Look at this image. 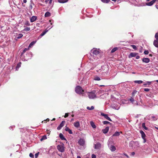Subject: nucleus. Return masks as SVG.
<instances>
[{"label":"nucleus","instance_id":"obj_1","mask_svg":"<svg viewBox=\"0 0 158 158\" xmlns=\"http://www.w3.org/2000/svg\"><path fill=\"white\" fill-rule=\"evenodd\" d=\"M75 91L77 94L80 95H83L84 92V90L79 85L77 86L76 87Z\"/></svg>","mask_w":158,"mask_h":158},{"label":"nucleus","instance_id":"obj_2","mask_svg":"<svg viewBox=\"0 0 158 158\" xmlns=\"http://www.w3.org/2000/svg\"><path fill=\"white\" fill-rule=\"evenodd\" d=\"M88 96L90 99H94L96 98V96L93 92L88 93Z\"/></svg>","mask_w":158,"mask_h":158},{"label":"nucleus","instance_id":"obj_3","mask_svg":"<svg viewBox=\"0 0 158 158\" xmlns=\"http://www.w3.org/2000/svg\"><path fill=\"white\" fill-rule=\"evenodd\" d=\"M91 52L95 55H97L100 53L99 51L95 48H94L91 50Z\"/></svg>","mask_w":158,"mask_h":158},{"label":"nucleus","instance_id":"obj_4","mask_svg":"<svg viewBox=\"0 0 158 158\" xmlns=\"http://www.w3.org/2000/svg\"><path fill=\"white\" fill-rule=\"evenodd\" d=\"M57 149L61 152H63L64 151V148L63 146L58 145L57 147Z\"/></svg>","mask_w":158,"mask_h":158},{"label":"nucleus","instance_id":"obj_5","mask_svg":"<svg viewBox=\"0 0 158 158\" xmlns=\"http://www.w3.org/2000/svg\"><path fill=\"white\" fill-rule=\"evenodd\" d=\"M101 148V144L99 142H98L96 144H94V148L96 149H100Z\"/></svg>","mask_w":158,"mask_h":158},{"label":"nucleus","instance_id":"obj_6","mask_svg":"<svg viewBox=\"0 0 158 158\" xmlns=\"http://www.w3.org/2000/svg\"><path fill=\"white\" fill-rule=\"evenodd\" d=\"M78 143L80 145L84 146L85 144V140L82 139H80L78 141Z\"/></svg>","mask_w":158,"mask_h":158},{"label":"nucleus","instance_id":"obj_7","mask_svg":"<svg viewBox=\"0 0 158 158\" xmlns=\"http://www.w3.org/2000/svg\"><path fill=\"white\" fill-rule=\"evenodd\" d=\"M101 115L104 116L106 119L109 120V121H112L111 119L108 116L107 114H104L102 113H101Z\"/></svg>","mask_w":158,"mask_h":158},{"label":"nucleus","instance_id":"obj_8","mask_svg":"<svg viewBox=\"0 0 158 158\" xmlns=\"http://www.w3.org/2000/svg\"><path fill=\"white\" fill-rule=\"evenodd\" d=\"M156 2H158V0H152L151 2L146 3V5L148 6H151Z\"/></svg>","mask_w":158,"mask_h":158},{"label":"nucleus","instance_id":"obj_9","mask_svg":"<svg viewBox=\"0 0 158 158\" xmlns=\"http://www.w3.org/2000/svg\"><path fill=\"white\" fill-rule=\"evenodd\" d=\"M65 123V121H62L60 123V125L59 126L57 127V129L59 130H60L61 129V128L64 126V124Z\"/></svg>","mask_w":158,"mask_h":158},{"label":"nucleus","instance_id":"obj_10","mask_svg":"<svg viewBox=\"0 0 158 158\" xmlns=\"http://www.w3.org/2000/svg\"><path fill=\"white\" fill-rule=\"evenodd\" d=\"M142 61L143 62L148 63L149 62L150 59L148 58H145L142 59Z\"/></svg>","mask_w":158,"mask_h":158},{"label":"nucleus","instance_id":"obj_11","mask_svg":"<svg viewBox=\"0 0 158 158\" xmlns=\"http://www.w3.org/2000/svg\"><path fill=\"white\" fill-rule=\"evenodd\" d=\"M109 130V127H107L104 129L102 130V131L104 134H106L107 133Z\"/></svg>","mask_w":158,"mask_h":158},{"label":"nucleus","instance_id":"obj_12","mask_svg":"<svg viewBox=\"0 0 158 158\" xmlns=\"http://www.w3.org/2000/svg\"><path fill=\"white\" fill-rule=\"evenodd\" d=\"M37 19V17L36 16H33L30 19V21L31 22H33L35 21Z\"/></svg>","mask_w":158,"mask_h":158},{"label":"nucleus","instance_id":"obj_13","mask_svg":"<svg viewBox=\"0 0 158 158\" xmlns=\"http://www.w3.org/2000/svg\"><path fill=\"white\" fill-rule=\"evenodd\" d=\"M140 133L141 135V137L143 139H144V138H145L146 135L143 131H140Z\"/></svg>","mask_w":158,"mask_h":158},{"label":"nucleus","instance_id":"obj_14","mask_svg":"<svg viewBox=\"0 0 158 158\" xmlns=\"http://www.w3.org/2000/svg\"><path fill=\"white\" fill-rule=\"evenodd\" d=\"M73 124L74 126L77 128H78L80 127V124L79 122H75Z\"/></svg>","mask_w":158,"mask_h":158},{"label":"nucleus","instance_id":"obj_15","mask_svg":"<svg viewBox=\"0 0 158 158\" xmlns=\"http://www.w3.org/2000/svg\"><path fill=\"white\" fill-rule=\"evenodd\" d=\"M122 133V131H120V132H118V131H116L115 132V133L113 135V136H118L120 135V133Z\"/></svg>","mask_w":158,"mask_h":158},{"label":"nucleus","instance_id":"obj_16","mask_svg":"<svg viewBox=\"0 0 158 158\" xmlns=\"http://www.w3.org/2000/svg\"><path fill=\"white\" fill-rule=\"evenodd\" d=\"M153 44L156 47H158V40H154L153 42Z\"/></svg>","mask_w":158,"mask_h":158},{"label":"nucleus","instance_id":"obj_17","mask_svg":"<svg viewBox=\"0 0 158 158\" xmlns=\"http://www.w3.org/2000/svg\"><path fill=\"white\" fill-rule=\"evenodd\" d=\"M59 137L61 140H66L65 138H64L63 135L62 133H60V134Z\"/></svg>","mask_w":158,"mask_h":158},{"label":"nucleus","instance_id":"obj_18","mask_svg":"<svg viewBox=\"0 0 158 158\" xmlns=\"http://www.w3.org/2000/svg\"><path fill=\"white\" fill-rule=\"evenodd\" d=\"M69 0H58V2L60 3H64L67 2Z\"/></svg>","mask_w":158,"mask_h":158},{"label":"nucleus","instance_id":"obj_19","mask_svg":"<svg viewBox=\"0 0 158 158\" xmlns=\"http://www.w3.org/2000/svg\"><path fill=\"white\" fill-rule=\"evenodd\" d=\"M110 150L111 151L114 152L116 150V148L114 146L112 145L110 147Z\"/></svg>","mask_w":158,"mask_h":158},{"label":"nucleus","instance_id":"obj_20","mask_svg":"<svg viewBox=\"0 0 158 158\" xmlns=\"http://www.w3.org/2000/svg\"><path fill=\"white\" fill-rule=\"evenodd\" d=\"M51 13L49 12H47L45 14L44 16L45 17H48L51 16Z\"/></svg>","mask_w":158,"mask_h":158},{"label":"nucleus","instance_id":"obj_21","mask_svg":"<svg viewBox=\"0 0 158 158\" xmlns=\"http://www.w3.org/2000/svg\"><path fill=\"white\" fill-rule=\"evenodd\" d=\"M118 48L117 47H115V48H114L111 50V53H114V52H115L116 51L118 50Z\"/></svg>","mask_w":158,"mask_h":158},{"label":"nucleus","instance_id":"obj_22","mask_svg":"<svg viewBox=\"0 0 158 158\" xmlns=\"http://www.w3.org/2000/svg\"><path fill=\"white\" fill-rule=\"evenodd\" d=\"M90 123L91 126L93 128H96V126L95 125L93 121L90 122Z\"/></svg>","mask_w":158,"mask_h":158},{"label":"nucleus","instance_id":"obj_23","mask_svg":"<svg viewBox=\"0 0 158 158\" xmlns=\"http://www.w3.org/2000/svg\"><path fill=\"white\" fill-rule=\"evenodd\" d=\"M48 31V30L46 29L45 30L42 32L40 35L41 36H44Z\"/></svg>","mask_w":158,"mask_h":158},{"label":"nucleus","instance_id":"obj_24","mask_svg":"<svg viewBox=\"0 0 158 158\" xmlns=\"http://www.w3.org/2000/svg\"><path fill=\"white\" fill-rule=\"evenodd\" d=\"M152 83V81H147V82L146 83L143 84V85L145 86L146 87V86L147 85H150Z\"/></svg>","mask_w":158,"mask_h":158},{"label":"nucleus","instance_id":"obj_25","mask_svg":"<svg viewBox=\"0 0 158 158\" xmlns=\"http://www.w3.org/2000/svg\"><path fill=\"white\" fill-rule=\"evenodd\" d=\"M134 82L135 83H137L139 84H141L143 82V81L141 80L135 81H134Z\"/></svg>","mask_w":158,"mask_h":158},{"label":"nucleus","instance_id":"obj_26","mask_svg":"<svg viewBox=\"0 0 158 158\" xmlns=\"http://www.w3.org/2000/svg\"><path fill=\"white\" fill-rule=\"evenodd\" d=\"M35 43V41H33L31 42V43L29 45V48H31L33 45Z\"/></svg>","mask_w":158,"mask_h":158},{"label":"nucleus","instance_id":"obj_27","mask_svg":"<svg viewBox=\"0 0 158 158\" xmlns=\"http://www.w3.org/2000/svg\"><path fill=\"white\" fill-rule=\"evenodd\" d=\"M137 53H131L130 55L131 57H134L136 56Z\"/></svg>","mask_w":158,"mask_h":158},{"label":"nucleus","instance_id":"obj_28","mask_svg":"<svg viewBox=\"0 0 158 158\" xmlns=\"http://www.w3.org/2000/svg\"><path fill=\"white\" fill-rule=\"evenodd\" d=\"M47 139L46 136V135H44L42 136V138L40 139V140L41 141H42L46 139Z\"/></svg>","mask_w":158,"mask_h":158},{"label":"nucleus","instance_id":"obj_29","mask_svg":"<svg viewBox=\"0 0 158 158\" xmlns=\"http://www.w3.org/2000/svg\"><path fill=\"white\" fill-rule=\"evenodd\" d=\"M142 127L145 130H147L148 128L145 126V123H143L142 124Z\"/></svg>","mask_w":158,"mask_h":158},{"label":"nucleus","instance_id":"obj_30","mask_svg":"<svg viewBox=\"0 0 158 158\" xmlns=\"http://www.w3.org/2000/svg\"><path fill=\"white\" fill-rule=\"evenodd\" d=\"M86 108L87 109L89 110H93L94 109V106H92L90 107L89 106H87L86 107Z\"/></svg>","mask_w":158,"mask_h":158},{"label":"nucleus","instance_id":"obj_31","mask_svg":"<svg viewBox=\"0 0 158 158\" xmlns=\"http://www.w3.org/2000/svg\"><path fill=\"white\" fill-rule=\"evenodd\" d=\"M101 1L104 3H108L110 1V0H101Z\"/></svg>","mask_w":158,"mask_h":158},{"label":"nucleus","instance_id":"obj_32","mask_svg":"<svg viewBox=\"0 0 158 158\" xmlns=\"http://www.w3.org/2000/svg\"><path fill=\"white\" fill-rule=\"evenodd\" d=\"M27 50V48H25L24 50H23V52L21 53V56H22L24 54V53Z\"/></svg>","mask_w":158,"mask_h":158},{"label":"nucleus","instance_id":"obj_33","mask_svg":"<svg viewBox=\"0 0 158 158\" xmlns=\"http://www.w3.org/2000/svg\"><path fill=\"white\" fill-rule=\"evenodd\" d=\"M137 91L136 90H134L132 93V97H134L135 94L137 93Z\"/></svg>","mask_w":158,"mask_h":158},{"label":"nucleus","instance_id":"obj_34","mask_svg":"<svg viewBox=\"0 0 158 158\" xmlns=\"http://www.w3.org/2000/svg\"><path fill=\"white\" fill-rule=\"evenodd\" d=\"M102 123L104 124H111V123L110 122L106 121H103Z\"/></svg>","mask_w":158,"mask_h":158},{"label":"nucleus","instance_id":"obj_35","mask_svg":"<svg viewBox=\"0 0 158 158\" xmlns=\"http://www.w3.org/2000/svg\"><path fill=\"white\" fill-rule=\"evenodd\" d=\"M23 36L22 34H19L18 36L17 37V39H20L22 38Z\"/></svg>","mask_w":158,"mask_h":158},{"label":"nucleus","instance_id":"obj_36","mask_svg":"<svg viewBox=\"0 0 158 158\" xmlns=\"http://www.w3.org/2000/svg\"><path fill=\"white\" fill-rule=\"evenodd\" d=\"M94 80L96 81H100L101 79L99 77H95Z\"/></svg>","mask_w":158,"mask_h":158},{"label":"nucleus","instance_id":"obj_37","mask_svg":"<svg viewBox=\"0 0 158 158\" xmlns=\"http://www.w3.org/2000/svg\"><path fill=\"white\" fill-rule=\"evenodd\" d=\"M131 47H132L134 49H135V50L137 49V48H136V46H135V45H131Z\"/></svg>","mask_w":158,"mask_h":158},{"label":"nucleus","instance_id":"obj_38","mask_svg":"<svg viewBox=\"0 0 158 158\" xmlns=\"http://www.w3.org/2000/svg\"><path fill=\"white\" fill-rule=\"evenodd\" d=\"M155 38L156 39V40H158V33H156L155 35Z\"/></svg>","mask_w":158,"mask_h":158},{"label":"nucleus","instance_id":"obj_39","mask_svg":"<svg viewBox=\"0 0 158 158\" xmlns=\"http://www.w3.org/2000/svg\"><path fill=\"white\" fill-rule=\"evenodd\" d=\"M33 4H33L32 3H31L30 4V6H29V9H32V8H33L32 5Z\"/></svg>","mask_w":158,"mask_h":158},{"label":"nucleus","instance_id":"obj_40","mask_svg":"<svg viewBox=\"0 0 158 158\" xmlns=\"http://www.w3.org/2000/svg\"><path fill=\"white\" fill-rule=\"evenodd\" d=\"M30 28L29 27H27L26 28H25L24 30L25 31H29L30 30Z\"/></svg>","mask_w":158,"mask_h":158},{"label":"nucleus","instance_id":"obj_41","mask_svg":"<svg viewBox=\"0 0 158 158\" xmlns=\"http://www.w3.org/2000/svg\"><path fill=\"white\" fill-rule=\"evenodd\" d=\"M21 62H20L19 63L17 64L16 67L18 68H19L21 66Z\"/></svg>","mask_w":158,"mask_h":158},{"label":"nucleus","instance_id":"obj_42","mask_svg":"<svg viewBox=\"0 0 158 158\" xmlns=\"http://www.w3.org/2000/svg\"><path fill=\"white\" fill-rule=\"evenodd\" d=\"M25 25L27 26H30V23L28 21H26L25 23Z\"/></svg>","mask_w":158,"mask_h":158},{"label":"nucleus","instance_id":"obj_43","mask_svg":"<svg viewBox=\"0 0 158 158\" xmlns=\"http://www.w3.org/2000/svg\"><path fill=\"white\" fill-rule=\"evenodd\" d=\"M148 53H149V52H148V50H145L144 52V53L145 55H147V54H148Z\"/></svg>","mask_w":158,"mask_h":158},{"label":"nucleus","instance_id":"obj_44","mask_svg":"<svg viewBox=\"0 0 158 158\" xmlns=\"http://www.w3.org/2000/svg\"><path fill=\"white\" fill-rule=\"evenodd\" d=\"M130 101L131 102H134V100L133 98L132 97H131L130 99Z\"/></svg>","mask_w":158,"mask_h":158},{"label":"nucleus","instance_id":"obj_45","mask_svg":"<svg viewBox=\"0 0 158 158\" xmlns=\"http://www.w3.org/2000/svg\"><path fill=\"white\" fill-rule=\"evenodd\" d=\"M29 156L31 158H33L34 156L32 153H30L29 154Z\"/></svg>","mask_w":158,"mask_h":158},{"label":"nucleus","instance_id":"obj_46","mask_svg":"<svg viewBox=\"0 0 158 158\" xmlns=\"http://www.w3.org/2000/svg\"><path fill=\"white\" fill-rule=\"evenodd\" d=\"M65 130L66 131H67L69 132V128L68 127H67L66 126V128H65Z\"/></svg>","mask_w":158,"mask_h":158},{"label":"nucleus","instance_id":"obj_47","mask_svg":"<svg viewBox=\"0 0 158 158\" xmlns=\"http://www.w3.org/2000/svg\"><path fill=\"white\" fill-rule=\"evenodd\" d=\"M39 152H38L36 153L35 154V158H37L38 157V155L39 154Z\"/></svg>","mask_w":158,"mask_h":158},{"label":"nucleus","instance_id":"obj_48","mask_svg":"<svg viewBox=\"0 0 158 158\" xmlns=\"http://www.w3.org/2000/svg\"><path fill=\"white\" fill-rule=\"evenodd\" d=\"M156 2V4L155 5V6L156 8L158 9V2Z\"/></svg>","mask_w":158,"mask_h":158},{"label":"nucleus","instance_id":"obj_49","mask_svg":"<svg viewBox=\"0 0 158 158\" xmlns=\"http://www.w3.org/2000/svg\"><path fill=\"white\" fill-rule=\"evenodd\" d=\"M92 158H96V156L94 154H93L92 155Z\"/></svg>","mask_w":158,"mask_h":158},{"label":"nucleus","instance_id":"obj_50","mask_svg":"<svg viewBox=\"0 0 158 158\" xmlns=\"http://www.w3.org/2000/svg\"><path fill=\"white\" fill-rule=\"evenodd\" d=\"M144 90L146 92L149 91L150 90L148 88H145L144 89Z\"/></svg>","mask_w":158,"mask_h":158},{"label":"nucleus","instance_id":"obj_51","mask_svg":"<svg viewBox=\"0 0 158 158\" xmlns=\"http://www.w3.org/2000/svg\"><path fill=\"white\" fill-rule=\"evenodd\" d=\"M69 116V113H66L65 114V115L64 116V118H66Z\"/></svg>","mask_w":158,"mask_h":158},{"label":"nucleus","instance_id":"obj_52","mask_svg":"<svg viewBox=\"0 0 158 158\" xmlns=\"http://www.w3.org/2000/svg\"><path fill=\"white\" fill-rule=\"evenodd\" d=\"M47 134H48V135H49L50 134V132L51 131L49 130H47Z\"/></svg>","mask_w":158,"mask_h":158},{"label":"nucleus","instance_id":"obj_53","mask_svg":"<svg viewBox=\"0 0 158 158\" xmlns=\"http://www.w3.org/2000/svg\"><path fill=\"white\" fill-rule=\"evenodd\" d=\"M143 139V143H145L146 141V139H145V138H144V139Z\"/></svg>","mask_w":158,"mask_h":158},{"label":"nucleus","instance_id":"obj_54","mask_svg":"<svg viewBox=\"0 0 158 158\" xmlns=\"http://www.w3.org/2000/svg\"><path fill=\"white\" fill-rule=\"evenodd\" d=\"M140 58V56H136V59H139Z\"/></svg>","mask_w":158,"mask_h":158},{"label":"nucleus","instance_id":"obj_55","mask_svg":"<svg viewBox=\"0 0 158 158\" xmlns=\"http://www.w3.org/2000/svg\"><path fill=\"white\" fill-rule=\"evenodd\" d=\"M27 2V0H23V2L24 3H26Z\"/></svg>","mask_w":158,"mask_h":158},{"label":"nucleus","instance_id":"obj_56","mask_svg":"<svg viewBox=\"0 0 158 158\" xmlns=\"http://www.w3.org/2000/svg\"><path fill=\"white\" fill-rule=\"evenodd\" d=\"M131 154H132V155L133 156H134V155L135 154V152H132L131 153Z\"/></svg>","mask_w":158,"mask_h":158},{"label":"nucleus","instance_id":"obj_57","mask_svg":"<svg viewBox=\"0 0 158 158\" xmlns=\"http://www.w3.org/2000/svg\"><path fill=\"white\" fill-rule=\"evenodd\" d=\"M73 132L70 129V134H72Z\"/></svg>","mask_w":158,"mask_h":158},{"label":"nucleus","instance_id":"obj_58","mask_svg":"<svg viewBox=\"0 0 158 158\" xmlns=\"http://www.w3.org/2000/svg\"><path fill=\"white\" fill-rule=\"evenodd\" d=\"M77 158H81V157L79 156H77Z\"/></svg>","mask_w":158,"mask_h":158},{"label":"nucleus","instance_id":"obj_59","mask_svg":"<svg viewBox=\"0 0 158 158\" xmlns=\"http://www.w3.org/2000/svg\"><path fill=\"white\" fill-rule=\"evenodd\" d=\"M149 56H152V54H149Z\"/></svg>","mask_w":158,"mask_h":158},{"label":"nucleus","instance_id":"obj_60","mask_svg":"<svg viewBox=\"0 0 158 158\" xmlns=\"http://www.w3.org/2000/svg\"><path fill=\"white\" fill-rule=\"evenodd\" d=\"M49 1L48 0H46L45 2L46 3H47V2H48Z\"/></svg>","mask_w":158,"mask_h":158},{"label":"nucleus","instance_id":"obj_61","mask_svg":"<svg viewBox=\"0 0 158 158\" xmlns=\"http://www.w3.org/2000/svg\"><path fill=\"white\" fill-rule=\"evenodd\" d=\"M46 121H49V119L48 118H47L46 120Z\"/></svg>","mask_w":158,"mask_h":158},{"label":"nucleus","instance_id":"obj_62","mask_svg":"<svg viewBox=\"0 0 158 158\" xmlns=\"http://www.w3.org/2000/svg\"><path fill=\"white\" fill-rule=\"evenodd\" d=\"M73 118L71 119V122H72V121H73Z\"/></svg>","mask_w":158,"mask_h":158},{"label":"nucleus","instance_id":"obj_63","mask_svg":"<svg viewBox=\"0 0 158 158\" xmlns=\"http://www.w3.org/2000/svg\"><path fill=\"white\" fill-rule=\"evenodd\" d=\"M55 120V118H53L52 120Z\"/></svg>","mask_w":158,"mask_h":158},{"label":"nucleus","instance_id":"obj_64","mask_svg":"<svg viewBox=\"0 0 158 158\" xmlns=\"http://www.w3.org/2000/svg\"><path fill=\"white\" fill-rule=\"evenodd\" d=\"M156 82L158 83V80H157L156 81Z\"/></svg>","mask_w":158,"mask_h":158}]
</instances>
